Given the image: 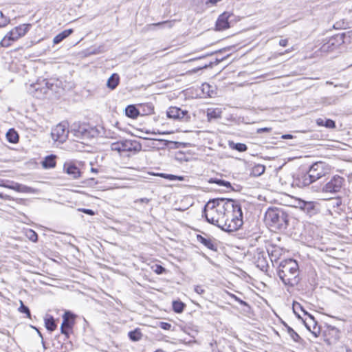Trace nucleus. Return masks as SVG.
<instances>
[{"label":"nucleus","instance_id":"1","mask_svg":"<svg viewBox=\"0 0 352 352\" xmlns=\"http://www.w3.org/2000/svg\"><path fill=\"white\" fill-rule=\"evenodd\" d=\"M221 230L228 232L239 230L243 225V212L238 201L231 199H227L226 214Z\"/></svg>","mask_w":352,"mask_h":352},{"label":"nucleus","instance_id":"2","mask_svg":"<svg viewBox=\"0 0 352 352\" xmlns=\"http://www.w3.org/2000/svg\"><path fill=\"white\" fill-rule=\"evenodd\" d=\"M228 199H214L210 200L205 206L204 214L207 220L211 224L222 228L224 222V215L226 214V205Z\"/></svg>","mask_w":352,"mask_h":352},{"label":"nucleus","instance_id":"3","mask_svg":"<svg viewBox=\"0 0 352 352\" xmlns=\"http://www.w3.org/2000/svg\"><path fill=\"white\" fill-rule=\"evenodd\" d=\"M278 275L285 285H296L299 280V267L294 259L281 261L278 267Z\"/></svg>","mask_w":352,"mask_h":352},{"label":"nucleus","instance_id":"4","mask_svg":"<svg viewBox=\"0 0 352 352\" xmlns=\"http://www.w3.org/2000/svg\"><path fill=\"white\" fill-rule=\"evenodd\" d=\"M331 171V167L323 162H317L313 164L309 168L308 172L304 174L299 179V182L302 186H307L321 177L329 174Z\"/></svg>","mask_w":352,"mask_h":352},{"label":"nucleus","instance_id":"5","mask_svg":"<svg viewBox=\"0 0 352 352\" xmlns=\"http://www.w3.org/2000/svg\"><path fill=\"white\" fill-rule=\"evenodd\" d=\"M267 223L273 228L283 230L288 226V214L280 208H269L265 216Z\"/></svg>","mask_w":352,"mask_h":352},{"label":"nucleus","instance_id":"6","mask_svg":"<svg viewBox=\"0 0 352 352\" xmlns=\"http://www.w3.org/2000/svg\"><path fill=\"white\" fill-rule=\"evenodd\" d=\"M30 26V24H22L14 28L8 32L0 41V46L2 47L11 46L14 42L26 34Z\"/></svg>","mask_w":352,"mask_h":352},{"label":"nucleus","instance_id":"7","mask_svg":"<svg viewBox=\"0 0 352 352\" xmlns=\"http://www.w3.org/2000/svg\"><path fill=\"white\" fill-rule=\"evenodd\" d=\"M96 130L85 124H74L70 130V134L74 136V140L80 142L89 140L96 134ZM84 143L83 142H82Z\"/></svg>","mask_w":352,"mask_h":352},{"label":"nucleus","instance_id":"8","mask_svg":"<svg viewBox=\"0 0 352 352\" xmlns=\"http://www.w3.org/2000/svg\"><path fill=\"white\" fill-rule=\"evenodd\" d=\"M111 149L120 153L122 152L138 153L142 150V145L136 140H123L111 143Z\"/></svg>","mask_w":352,"mask_h":352},{"label":"nucleus","instance_id":"9","mask_svg":"<svg viewBox=\"0 0 352 352\" xmlns=\"http://www.w3.org/2000/svg\"><path fill=\"white\" fill-rule=\"evenodd\" d=\"M344 179L339 175H334L322 188V192L327 193H336L340 191L343 186Z\"/></svg>","mask_w":352,"mask_h":352},{"label":"nucleus","instance_id":"10","mask_svg":"<svg viewBox=\"0 0 352 352\" xmlns=\"http://www.w3.org/2000/svg\"><path fill=\"white\" fill-rule=\"evenodd\" d=\"M69 133L70 131L68 130V124L67 122H61L52 129L51 135L54 141L63 143L67 140Z\"/></svg>","mask_w":352,"mask_h":352},{"label":"nucleus","instance_id":"11","mask_svg":"<svg viewBox=\"0 0 352 352\" xmlns=\"http://www.w3.org/2000/svg\"><path fill=\"white\" fill-rule=\"evenodd\" d=\"M166 116L168 118L184 122L188 121L190 118L188 111L182 110L177 107H169L166 111Z\"/></svg>","mask_w":352,"mask_h":352},{"label":"nucleus","instance_id":"12","mask_svg":"<svg viewBox=\"0 0 352 352\" xmlns=\"http://www.w3.org/2000/svg\"><path fill=\"white\" fill-rule=\"evenodd\" d=\"M344 43L342 34H337L330 38L328 41L322 45L321 50L322 52H331L337 49Z\"/></svg>","mask_w":352,"mask_h":352},{"label":"nucleus","instance_id":"13","mask_svg":"<svg viewBox=\"0 0 352 352\" xmlns=\"http://www.w3.org/2000/svg\"><path fill=\"white\" fill-rule=\"evenodd\" d=\"M63 168L65 172L67 175H69L72 179H78L81 175L80 169L73 164H65Z\"/></svg>","mask_w":352,"mask_h":352},{"label":"nucleus","instance_id":"14","mask_svg":"<svg viewBox=\"0 0 352 352\" xmlns=\"http://www.w3.org/2000/svg\"><path fill=\"white\" fill-rule=\"evenodd\" d=\"M229 16L230 15L226 12L219 16L216 23V27L218 30H223L230 28L228 22Z\"/></svg>","mask_w":352,"mask_h":352},{"label":"nucleus","instance_id":"15","mask_svg":"<svg viewBox=\"0 0 352 352\" xmlns=\"http://www.w3.org/2000/svg\"><path fill=\"white\" fill-rule=\"evenodd\" d=\"M197 241L203 244L204 246H206L207 248L213 250L217 251V245L214 244L213 240L210 237H204L200 234H198L197 236Z\"/></svg>","mask_w":352,"mask_h":352},{"label":"nucleus","instance_id":"16","mask_svg":"<svg viewBox=\"0 0 352 352\" xmlns=\"http://www.w3.org/2000/svg\"><path fill=\"white\" fill-rule=\"evenodd\" d=\"M318 204L314 201H308L305 206L304 212H305L309 217H312L316 214L319 212Z\"/></svg>","mask_w":352,"mask_h":352},{"label":"nucleus","instance_id":"17","mask_svg":"<svg viewBox=\"0 0 352 352\" xmlns=\"http://www.w3.org/2000/svg\"><path fill=\"white\" fill-rule=\"evenodd\" d=\"M72 29L65 30L60 33L58 34L53 39L54 44L56 45L63 41L65 38L68 37L71 34H72Z\"/></svg>","mask_w":352,"mask_h":352},{"label":"nucleus","instance_id":"18","mask_svg":"<svg viewBox=\"0 0 352 352\" xmlns=\"http://www.w3.org/2000/svg\"><path fill=\"white\" fill-rule=\"evenodd\" d=\"M316 124L318 126H325L328 129H334L336 127L335 122L331 119L318 118L316 120Z\"/></svg>","mask_w":352,"mask_h":352},{"label":"nucleus","instance_id":"19","mask_svg":"<svg viewBox=\"0 0 352 352\" xmlns=\"http://www.w3.org/2000/svg\"><path fill=\"white\" fill-rule=\"evenodd\" d=\"M125 114L127 117L135 119L140 114L138 109L134 105H129L125 109Z\"/></svg>","mask_w":352,"mask_h":352},{"label":"nucleus","instance_id":"20","mask_svg":"<svg viewBox=\"0 0 352 352\" xmlns=\"http://www.w3.org/2000/svg\"><path fill=\"white\" fill-rule=\"evenodd\" d=\"M222 111L221 109H208L207 111V117L208 120L212 119H217L221 117Z\"/></svg>","mask_w":352,"mask_h":352},{"label":"nucleus","instance_id":"21","mask_svg":"<svg viewBox=\"0 0 352 352\" xmlns=\"http://www.w3.org/2000/svg\"><path fill=\"white\" fill-rule=\"evenodd\" d=\"M14 190L23 193H33L34 190L29 186L19 183H15Z\"/></svg>","mask_w":352,"mask_h":352},{"label":"nucleus","instance_id":"22","mask_svg":"<svg viewBox=\"0 0 352 352\" xmlns=\"http://www.w3.org/2000/svg\"><path fill=\"white\" fill-rule=\"evenodd\" d=\"M119 83V76L117 74H113L107 80V86L111 89H114Z\"/></svg>","mask_w":352,"mask_h":352},{"label":"nucleus","instance_id":"23","mask_svg":"<svg viewBox=\"0 0 352 352\" xmlns=\"http://www.w3.org/2000/svg\"><path fill=\"white\" fill-rule=\"evenodd\" d=\"M55 156L53 155L47 156L42 162V165L45 168H54L56 166Z\"/></svg>","mask_w":352,"mask_h":352},{"label":"nucleus","instance_id":"24","mask_svg":"<svg viewBox=\"0 0 352 352\" xmlns=\"http://www.w3.org/2000/svg\"><path fill=\"white\" fill-rule=\"evenodd\" d=\"M208 182L210 184H216L220 186H224L226 188L232 189L230 182H229L228 181L223 180L221 179L210 178L208 179Z\"/></svg>","mask_w":352,"mask_h":352},{"label":"nucleus","instance_id":"25","mask_svg":"<svg viewBox=\"0 0 352 352\" xmlns=\"http://www.w3.org/2000/svg\"><path fill=\"white\" fill-rule=\"evenodd\" d=\"M128 336L131 341L138 342L142 339V333L140 329L137 328L133 331H129Z\"/></svg>","mask_w":352,"mask_h":352},{"label":"nucleus","instance_id":"26","mask_svg":"<svg viewBox=\"0 0 352 352\" xmlns=\"http://www.w3.org/2000/svg\"><path fill=\"white\" fill-rule=\"evenodd\" d=\"M6 138L9 142L16 143L19 141V135L13 129H10L6 133Z\"/></svg>","mask_w":352,"mask_h":352},{"label":"nucleus","instance_id":"27","mask_svg":"<svg viewBox=\"0 0 352 352\" xmlns=\"http://www.w3.org/2000/svg\"><path fill=\"white\" fill-rule=\"evenodd\" d=\"M285 327L287 329V331L291 338L296 342H300L301 341L300 336L289 326H288L287 324H285Z\"/></svg>","mask_w":352,"mask_h":352},{"label":"nucleus","instance_id":"28","mask_svg":"<svg viewBox=\"0 0 352 352\" xmlns=\"http://www.w3.org/2000/svg\"><path fill=\"white\" fill-rule=\"evenodd\" d=\"M269 255L271 256V259L276 260L281 254V250L278 247H272V249L267 250Z\"/></svg>","mask_w":352,"mask_h":352},{"label":"nucleus","instance_id":"29","mask_svg":"<svg viewBox=\"0 0 352 352\" xmlns=\"http://www.w3.org/2000/svg\"><path fill=\"white\" fill-rule=\"evenodd\" d=\"M43 84H45V87H36L35 86V85H33L32 87L34 89H36V91H38V89L41 90V92H43L44 94H47L48 91L50 89V90H52L53 89V84H50L47 81H46L45 80H44L43 81Z\"/></svg>","mask_w":352,"mask_h":352},{"label":"nucleus","instance_id":"30","mask_svg":"<svg viewBox=\"0 0 352 352\" xmlns=\"http://www.w3.org/2000/svg\"><path fill=\"white\" fill-rule=\"evenodd\" d=\"M45 324L47 329L50 331H53L56 328L55 320L52 316L45 319Z\"/></svg>","mask_w":352,"mask_h":352},{"label":"nucleus","instance_id":"31","mask_svg":"<svg viewBox=\"0 0 352 352\" xmlns=\"http://www.w3.org/2000/svg\"><path fill=\"white\" fill-rule=\"evenodd\" d=\"M229 145L232 148L235 149L239 152H243L248 149L246 144L243 143H234L232 142H230Z\"/></svg>","mask_w":352,"mask_h":352},{"label":"nucleus","instance_id":"32","mask_svg":"<svg viewBox=\"0 0 352 352\" xmlns=\"http://www.w3.org/2000/svg\"><path fill=\"white\" fill-rule=\"evenodd\" d=\"M69 315L71 316V314L69 312L65 313V314L63 316V320L61 324V326H63L65 328L69 330L72 328L73 322H72V320L69 319V318H68Z\"/></svg>","mask_w":352,"mask_h":352},{"label":"nucleus","instance_id":"33","mask_svg":"<svg viewBox=\"0 0 352 352\" xmlns=\"http://www.w3.org/2000/svg\"><path fill=\"white\" fill-rule=\"evenodd\" d=\"M185 305L181 301H173V309L176 313H182L184 311Z\"/></svg>","mask_w":352,"mask_h":352},{"label":"nucleus","instance_id":"34","mask_svg":"<svg viewBox=\"0 0 352 352\" xmlns=\"http://www.w3.org/2000/svg\"><path fill=\"white\" fill-rule=\"evenodd\" d=\"M265 167L263 165L258 164L253 168L252 172L256 175H260L265 172Z\"/></svg>","mask_w":352,"mask_h":352},{"label":"nucleus","instance_id":"35","mask_svg":"<svg viewBox=\"0 0 352 352\" xmlns=\"http://www.w3.org/2000/svg\"><path fill=\"white\" fill-rule=\"evenodd\" d=\"M20 307H19V311L23 314H25L28 316V318H30V311L29 308L25 306L22 300H20Z\"/></svg>","mask_w":352,"mask_h":352},{"label":"nucleus","instance_id":"36","mask_svg":"<svg viewBox=\"0 0 352 352\" xmlns=\"http://www.w3.org/2000/svg\"><path fill=\"white\" fill-rule=\"evenodd\" d=\"M27 237L33 242H36L38 240V235L32 230H29L26 232Z\"/></svg>","mask_w":352,"mask_h":352},{"label":"nucleus","instance_id":"37","mask_svg":"<svg viewBox=\"0 0 352 352\" xmlns=\"http://www.w3.org/2000/svg\"><path fill=\"white\" fill-rule=\"evenodd\" d=\"M10 20L4 16L3 12L0 11V28L5 27L9 23Z\"/></svg>","mask_w":352,"mask_h":352},{"label":"nucleus","instance_id":"38","mask_svg":"<svg viewBox=\"0 0 352 352\" xmlns=\"http://www.w3.org/2000/svg\"><path fill=\"white\" fill-rule=\"evenodd\" d=\"M153 271L157 274H162L165 271V268L164 267H162V265H155L153 267Z\"/></svg>","mask_w":352,"mask_h":352},{"label":"nucleus","instance_id":"39","mask_svg":"<svg viewBox=\"0 0 352 352\" xmlns=\"http://www.w3.org/2000/svg\"><path fill=\"white\" fill-rule=\"evenodd\" d=\"M230 296L234 300L237 301L240 305H243V306H247L248 305V303L246 302H245L244 300L240 299L236 295L232 294H230Z\"/></svg>","mask_w":352,"mask_h":352},{"label":"nucleus","instance_id":"40","mask_svg":"<svg viewBox=\"0 0 352 352\" xmlns=\"http://www.w3.org/2000/svg\"><path fill=\"white\" fill-rule=\"evenodd\" d=\"M202 91L204 93H206L209 96H211L210 94V85L208 83H204L202 85Z\"/></svg>","mask_w":352,"mask_h":352},{"label":"nucleus","instance_id":"41","mask_svg":"<svg viewBox=\"0 0 352 352\" xmlns=\"http://www.w3.org/2000/svg\"><path fill=\"white\" fill-rule=\"evenodd\" d=\"M307 202L304 200H298L297 207L304 212Z\"/></svg>","mask_w":352,"mask_h":352},{"label":"nucleus","instance_id":"42","mask_svg":"<svg viewBox=\"0 0 352 352\" xmlns=\"http://www.w3.org/2000/svg\"><path fill=\"white\" fill-rule=\"evenodd\" d=\"M307 202L304 200H298L297 207L304 212Z\"/></svg>","mask_w":352,"mask_h":352},{"label":"nucleus","instance_id":"43","mask_svg":"<svg viewBox=\"0 0 352 352\" xmlns=\"http://www.w3.org/2000/svg\"><path fill=\"white\" fill-rule=\"evenodd\" d=\"M160 327L164 330H170L172 326L168 322H161Z\"/></svg>","mask_w":352,"mask_h":352},{"label":"nucleus","instance_id":"44","mask_svg":"<svg viewBox=\"0 0 352 352\" xmlns=\"http://www.w3.org/2000/svg\"><path fill=\"white\" fill-rule=\"evenodd\" d=\"M153 25H167L169 28H170L173 25V22L172 21H163V22H160V23H154Z\"/></svg>","mask_w":352,"mask_h":352},{"label":"nucleus","instance_id":"45","mask_svg":"<svg viewBox=\"0 0 352 352\" xmlns=\"http://www.w3.org/2000/svg\"><path fill=\"white\" fill-rule=\"evenodd\" d=\"M194 290L198 294H203L205 292V290L199 285L195 286Z\"/></svg>","mask_w":352,"mask_h":352},{"label":"nucleus","instance_id":"46","mask_svg":"<svg viewBox=\"0 0 352 352\" xmlns=\"http://www.w3.org/2000/svg\"><path fill=\"white\" fill-rule=\"evenodd\" d=\"M80 210L82 211L84 213H85L87 214H89V215H94V212L92 210H91V209L83 208V209H81Z\"/></svg>","mask_w":352,"mask_h":352},{"label":"nucleus","instance_id":"47","mask_svg":"<svg viewBox=\"0 0 352 352\" xmlns=\"http://www.w3.org/2000/svg\"><path fill=\"white\" fill-rule=\"evenodd\" d=\"M271 129L270 128H267V127H265V128H261V129H258L257 130V132L258 133H262V132H269L270 131Z\"/></svg>","mask_w":352,"mask_h":352},{"label":"nucleus","instance_id":"48","mask_svg":"<svg viewBox=\"0 0 352 352\" xmlns=\"http://www.w3.org/2000/svg\"><path fill=\"white\" fill-rule=\"evenodd\" d=\"M287 43H288L287 39H281V40L279 41V45H280V46L285 47V46H287Z\"/></svg>","mask_w":352,"mask_h":352},{"label":"nucleus","instance_id":"49","mask_svg":"<svg viewBox=\"0 0 352 352\" xmlns=\"http://www.w3.org/2000/svg\"><path fill=\"white\" fill-rule=\"evenodd\" d=\"M60 330H61V333L67 336L68 335V332H69V329L65 328L64 327L61 326L60 327Z\"/></svg>","mask_w":352,"mask_h":352},{"label":"nucleus","instance_id":"50","mask_svg":"<svg viewBox=\"0 0 352 352\" xmlns=\"http://www.w3.org/2000/svg\"><path fill=\"white\" fill-rule=\"evenodd\" d=\"M14 184H15V183H14V182H12V184H6V185H4V186H5L6 188H7L14 190Z\"/></svg>","mask_w":352,"mask_h":352},{"label":"nucleus","instance_id":"51","mask_svg":"<svg viewBox=\"0 0 352 352\" xmlns=\"http://www.w3.org/2000/svg\"><path fill=\"white\" fill-rule=\"evenodd\" d=\"M296 306L299 307L300 309H302V307H301L300 305V304H298V303H297V305H294V307H293V309H294V313H295V314L298 316V318H300V315H299V314H298L296 313Z\"/></svg>","mask_w":352,"mask_h":352},{"label":"nucleus","instance_id":"52","mask_svg":"<svg viewBox=\"0 0 352 352\" xmlns=\"http://www.w3.org/2000/svg\"><path fill=\"white\" fill-rule=\"evenodd\" d=\"M221 0H208V1L206 2L207 4L208 3H211V4H215L217 3V2L220 1Z\"/></svg>","mask_w":352,"mask_h":352},{"label":"nucleus","instance_id":"53","mask_svg":"<svg viewBox=\"0 0 352 352\" xmlns=\"http://www.w3.org/2000/svg\"><path fill=\"white\" fill-rule=\"evenodd\" d=\"M293 136L290 134H285L282 136L283 139H292Z\"/></svg>","mask_w":352,"mask_h":352},{"label":"nucleus","instance_id":"54","mask_svg":"<svg viewBox=\"0 0 352 352\" xmlns=\"http://www.w3.org/2000/svg\"><path fill=\"white\" fill-rule=\"evenodd\" d=\"M305 314H307V315L309 316V318L311 320H313V322L315 323V324H316V322L315 321V319H314V316H311V314H307V312H305Z\"/></svg>","mask_w":352,"mask_h":352},{"label":"nucleus","instance_id":"55","mask_svg":"<svg viewBox=\"0 0 352 352\" xmlns=\"http://www.w3.org/2000/svg\"><path fill=\"white\" fill-rule=\"evenodd\" d=\"M344 351L348 352V349L345 347H342L341 351H338L337 352H344Z\"/></svg>","mask_w":352,"mask_h":352},{"label":"nucleus","instance_id":"56","mask_svg":"<svg viewBox=\"0 0 352 352\" xmlns=\"http://www.w3.org/2000/svg\"><path fill=\"white\" fill-rule=\"evenodd\" d=\"M91 171L92 173H98V169H97V168H91Z\"/></svg>","mask_w":352,"mask_h":352},{"label":"nucleus","instance_id":"57","mask_svg":"<svg viewBox=\"0 0 352 352\" xmlns=\"http://www.w3.org/2000/svg\"><path fill=\"white\" fill-rule=\"evenodd\" d=\"M141 201H142V202H146V203H147V202H148V199H146V198L142 199H141Z\"/></svg>","mask_w":352,"mask_h":352},{"label":"nucleus","instance_id":"58","mask_svg":"<svg viewBox=\"0 0 352 352\" xmlns=\"http://www.w3.org/2000/svg\"><path fill=\"white\" fill-rule=\"evenodd\" d=\"M168 177L170 179H173V178L175 177V176L173 175H169Z\"/></svg>","mask_w":352,"mask_h":352},{"label":"nucleus","instance_id":"59","mask_svg":"<svg viewBox=\"0 0 352 352\" xmlns=\"http://www.w3.org/2000/svg\"><path fill=\"white\" fill-rule=\"evenodd\" d=\"M153 108H150V111H149V113H152V112H153Z\"/></svg>","mask_w":352,"mask_h":352}]
</instances>
